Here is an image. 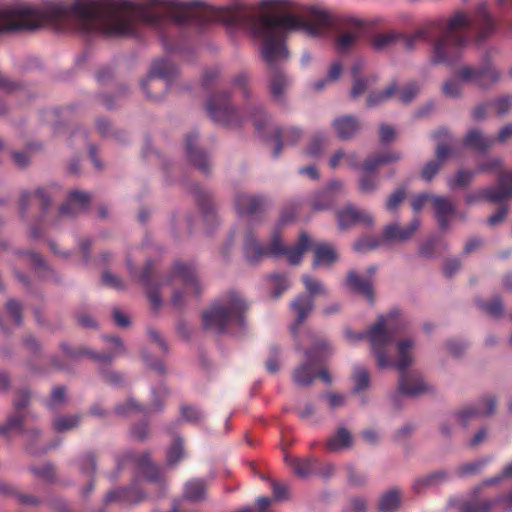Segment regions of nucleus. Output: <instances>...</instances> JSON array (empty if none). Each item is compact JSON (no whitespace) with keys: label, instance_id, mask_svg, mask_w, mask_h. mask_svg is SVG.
Returning a JSON list of instances; mask_svg holds the SVG:
<instances>
[{"label":"nucleus","instance_id":"f257e3e1","mask_svg":"<svg viewBox=\"0 0 512 512\" xmlns=\"http://www.w3.org/2000/svg\"><path fill=\"white\" fill-rule=\"evenodd\" d=\"M261 5L277 15L241 12L235 22L262 41L261 55L270 66L288 58L285 38L290 32L303 29L311 37L322 38L336 25L335 15L320 6L303 7L294 0H262Z\"/></svg>","mask_w":512,"mask_h":512},{"label":"nucleus","instance_id":"f03ea898","mask_svg":"<svg viewBox=\"0 0 512 512\" xmlns=\"http://www.w3.org/2000/svg\"><path fill=\"white\" fill-rule=\"evenodd\" d=\"M406 319L398 310H391L380 315L376 322L363 332L345 330L344 336L350 344H356L367 339L370 344V353L379 369H403L412 365L416 341L412 337H404L394 343L395 335L404 331Z\"/></svg>","mask_w":512,"mask_h":512},{"label":"nucleus","instance_id":"7ed1b4c3","mask_svg":"<svg viewBox=\"0 0 512 512\" xmlns=\"http://www.w3.org/2000/svg\"><path fill=\"white\" fill-rule=\"evenodd\" d=\"M440 35L433 41L430 62L433 65H453L462 57L463 49L469 44L470 36L464 31L473 29L475 42L482 43L493 35L496 26L487 2L477 4L474 17L463 11H457L440 26L434 25V30Z\"/></svg>","mask_w":512,"mask_h":512},{"label":"nucleus","instance_id":"20e7f679","mask_svg":"<svg viewBox=\"0 0 512 512\" xmlns=\"http://www.w3.org/2000/svg\"><path fill=\"white\" fill-rule=\"evenodd\" d=\"M152 274V263L148 262L143 268L139 280L145 287L150 304L155 310L162 305V298L159 295V288L162 286L172 287L171 304L175 308H180L185 304L188 294L198 296L202 291V284L197 278L196 268L192 263L174 262L171 273L159 283L152 281Z\"/></svg>","mask_w":512,"mask_h":512},{"label":"nucleus","instance_id":"39448f33","mask_svg":"<svg viewBox=\"0 0 512 512\" xmlns=\"http://www.w3.org/2000/svg\"><path fill=\"white\" fill-rule=\"evenodd\" d=\"M246 309L247 304L238 293H229L203 312V326L215 333L240 332L244 326Z\"/></svg>","mask_w":512,"mask_h":512},{"label":"nucleus","instance_id":"423d86ee","mask_svg":"<svg viewBox=\"0 0 512 512\" xmlns=\"http://www.w3.org/2000/svg\"><path fill=\"white\" fill-rule=\"evenodd\" d=\"M205 107L209 117L214 122L229 127L240 125L246 119H249L256 129L261 131L268 122V116L261 105L250 106L246 115H242L231 104L229 94L222 91L211 94L206 100Z\"/></svg>","mask_w":512,"mask_h":512},{"label":"nucleus","instance_id":"0eeeda50","mask_svg":"<svg viewBox=\"0 0 512 512\" xmlns=\"http://www.w3.org/2000/svg\"><path fill=\"white\" fill-rule=\"evenodd\" d=\"M333 353V347L326 339L314 341L311 349L305 352L306 362L299 364L292 373L297 386L308 387L312 384L316 372L315 365L321 363Z\"/></svg>","mask_w":512,"mask_h":512},{"label":"nucleus","instance_id":"6e6552de","mask_svg":"<svg viewBox=\"0 0 512 512\" xmlns=\"http://www.w3.org/2000/svg\"><path fill=\"white\" fill-rule=\"evenodd\" d=\"M302 282L309 295H299L291 302L290 307L296 316V323L290 329L292 334L296 333L297 325L301 324L308 317L314 306L313 298L316 296H327L328 292L324 284L317 278L310 275H303Z\"/></svg>","mask_w":512,"mask_h":512},{"label":"nucleus","instance_id":"1a4fd4ad","mask_svg":"<svg viewBox=\"0 0 512 512\" xmlns=\"http://www.w3.org/2000/svg\"><path fill=\"white\" fill-rule=\"evenodd\" d=\"M456 71L465 84L473 85L479 89H488L501 78V73L488 57L479 64L461 65Z\"/></svg>","mask_w":512,"mask_h":512},{"label":"nucleus","instance_id":"9d476101","mask_svg":"<svg viewBox=\"0 0 512 512\" xmlns=\"http://www.w3.org/2000/svg\"><path fill=\"white\" fill-rule=\"evenodd\" d=\"M286 248L277 233H274L267 246H262L250 229L244 232L243 253L250 265H257L264 257L283 256Z\"/></svg>","mask_w":512,"mask_h":512},{"label":"nucleus","instance_id":"9b49d317","mask_svg":"<svg viewBox=\"0 0 512 512\" xmlns=\"http://www.w3.org/2000/svg\"><path fill=\"white\" fill-rule=\"evenodd\" d=\"M105 340L113 345L112 352L110 353H95L84 346L71 348L67 342H61L60 349L63 355L68 359L77 360L82 357H88L98 363L109 364L115 357L124 353L125 347L121 339L118 337H105Z\"/></svg>","mask_w":512,"mask_h":512},{"label":"nucleus","instance_id":"f8f14e48","mask_svg":"<svg viewBox=\"0 0 512 512\" xmlns=\"http://www.w3.org/2000/svg\"><path fill=\"white\" fill-rule=\"evenodd\" d=\"M498 187H489L479 192L467 194L465 201L473 204L481 199L500 203L512 198V171L501 173L498 177Z\"/></svg>","mask_w":512,"mask_h":512},{"label":"nucleus","instance_id":"ddd939ff","mask_svg":"<svg viewBox=\"0 0 512 512\" xmlns=\"http://www.w3.org/2000/svg\"><path fill=\"white\" fill-rule=\"evenodd\" d=\"M125 457L135 464L138 471L149 483L156 486L158 495L163 496L167 487L163 470L151 463L149 455L147 453L137 454L135 452H128Z\"/></svg>","mask_w":512,"mask_h":512},{"label":"nucleus","instance_id":"4468645a","mask_svg":"<svg viewBox=\"0 0 512 512\" xmlns=\"http://www.w3.org/2000/svg\"><path fill=\"white\" fill-rule=\"evenodd\" d=\"M433 137L443 143H439L435 149V156L436 158L434 160L428 161L421 170V177L425 181H431L432 178L438 173L446 159L451 155L452 150L449 148L445 142H447L450 139V135L447 129L441 128L438 129L434 134Z\"/></svg>","mask_w":512,"mask_h":512},{"label":"nucleus","instance_id":"2eb2a0df","mask_svg":"<svg viewBox=\"0 0 512 512\" xmlns=\"http://www.w3.org/2000/svg\"><path fill=\"white\" fill-rule=\"evenodd\" d=\"M345 186L341 180L332 179L324 188L314 192L309 198V204L315 211L330 209L337 198L345 194Z\"/></svg>","mask_w":512,"mask_h":512},{"label":"nucleus","instance_id":"dca6fc26","mask_svg":"<svg viewBox=\"0 0 512 512\" xmlns=\"http://www.w3.org/2000/svg\"><path fill=\"white\" fill-rule=\"evenodd\" d=\"M409 366L410 365L401 370L396 368L400 372L398 383L399 393L409 397H418L432 392V386L426 383L418 372L406 371Z\"/></svg>","mask_w":512,"mask_h":512},{"label":"nucleus","instance_id":"f3484780","mask_svg":"<svg viewBox=\"0 0 512 512\" xmlns=\"http://www.w3.org/2000/svg\"><path fill=\"white\" fill-rule=\"evenodd\" d=\"M432 205L437 226L442 232L450 229L453 217L465 219V214L457 213L456 206L448 197L435 195L432 197Z\"/></svg>","mask_w":512,"mask_h":512},{"label":"nucleus","instance_id":"a211bd4d","mask_svg":"<svg viewBox=\"0 0 512 512\" xmlns=\"http://www.w3.org/2000/svg\"><path fill=\"white\" fill-rule=\"evenodd\" d=\"M268 199L259 194L238 192L234 197V207L238 215L253 217L268 205Z\"/></svg>","mask_w":512,"mask_h":512},{"label":"nucleus","instance_id":"6ab92c4d","mask_svg":"<svg viewBox=\"0 0 512 512\" xmlns=\"http://www.w3.org/2000/svg\"><path fill=\"white\" fill-rule=\"evenodd\" d=\"M335 214L338 227L341 230L348 229L358 223L365 226H372L374 224L373 216L368 211L357 209L351 204L337 210Z\"/></svg>","mask_w":512,"mask_h":512},{"label":"nucleus","instance_id":"aec40b11","mask_svg":"<svg viewBox=\"0 0 512 512\" xmlns=\"http://www.w3.org/2000/svg\"><path fill=\"white\" fill-rule=\"evenodd\" d=\"M153 399L151 406L149 408H145L141 406L137 401L133 398L127 399L125 402L118 404L115 408L116 414L120 416H130L137 413L149 414L151 412H158L162 409V400L161 397L167 395V389L165 387H161L159 393L157 394L153 391Z\"/></svg>","mask_w":512,"mask_h":512},{"label":"nucleus","instance_id":"412c9836","mask_svg":"<svg viewBox=\"0 0 512 512\" xmlns=\"http://www.w3.org/2000/svg\"><path fill=\"white\" fill-rule=\"evenodd\" d=\"M364 33V22L357 18H349L346 23V28L341 32L335 41V46L338 52L345 53L352 49L358 39Z\"/></svg>","mask_w":512,"mask_h":512},{"label":"nucleus","instance_id":"4be33fe9","mask_svg":"<svg viewBox=\"0 0 512 512\" xmlns=\"http://www.w3.org/2000/svg\"><path fill=\"white\" fill-rule=\"evenodd\" d=\"M147 495L133 482L127 488L110 490L105 498V503H120L123 505H135L145 500Z\"/></svg>","mask_w":512,"mask_h":512},{"label":"nucleus","instance_id":"5701e85b","mask_svg":"<svg viewBox=\"0 0 512 512\" xmlns=\"http://www.w3.org/2000/svg\"><path fill=\"white\" fill-rule=\"evenodd\" d=\"M420 219L413 218L407 226H401L398 222L387 224L383 228V241L386 243L408 241L420 227Z\"/></svg>","mask_w":512,"mask_h":512},{"label":"nucleus","instance_id":"b1692460","mask_svg":"<svg viewBox=\"0 0 512 512\" xmlns=\"http://www.w3.org/2000/svg\"><path fill=\"white\" fill-rule=\"evenodd\" d=\"M177 72L178 69L176 65L172 63L170 59H157L153 61L147 78L141 82V87L143 90H146L148 83H152L153 86H155L157 79L170 82L176 76Z\"/></svg>","mask_w":512,"mask_h":512},{"label":"nucleus","instance_id":"393cba45","mask_svg":"<svg viewBox=\"0 0 512 512\" xmlns=\"http://www.w3.org/2000/svg\"><path fill=\"white\" fill-rule=\"evenodd\" d=\"M30 400V393L27 390L18 392L15 400V412L8 417L6 424L0 425V434L6 436L10 431L21 430L24 421L23 409L27 406Z\"/></svg>","mask_w":512,"mask_h":512},{"label":"nucleus","instance_id":"a878e982","mask_svg":"<svg viewBox=\"0 0 512 512\" xmlns=\"http://www.w3.org/2000/svg\"><path fill=\"white\" fill-rule=\"evenodd\" d=\"M198 133L190 132L185 137V148L188 159L190 162L197 167L201 172L208 173L210 167L209 157L201 149L197 148Z\"/></svg>","mask_w":512,"mask_h":512},{"label":"nucleus","instance_id":"bb28decb","mask_svg":"<svg viewBox=\"0 0 512 512\" xmlns=\"http://www.w3.org/2000/svg\"><path fill=\"white\" fill-rule=\"evenodd\" d=\"M56 187H42L35 190V192L25 191L21 194L19 200V209L21 216H24V213L31 202V200L35 197L39 200L41 204V208L43 211H46L50 206L52 200L56 198L55 195Z\"/></svg>","mask_w":512,"mask_h":512},{"label":"nucleus","instance_id":"cd10ccee","mask_svg":"<svg viewBox=\"0 0 512 512\" xmlns=\"http://www.w3.org/2000/svg\"><path fill=\"white\" fill-rule=\"evenodd\" d=\"M90 199V195L86 192L78 190L71 191L67 202L59 208V213L62 216L74 217L86 210Z\"/></svg>","mask_w":512,"mask_h":512},{"label":"nucleus","instance_id":"c85d7f7f","mask_svg":"<svg viewBox=\"0 0 512 512\" xmlns=\"http://www.w3.org/2000/svg\"><path fill=\"white\" fill-rule=\"evenodd\" d=\"M331 126L337 137L344 141L352 139L361 128L359 120L352 115H342L335 118Z\"/></svg>","mask_w":512,"mask_h":512},{"label":"nucleus","instance_id":"c756f323","mask_svg":"<svg viewBox=\"0 0 512 512\" xmlns=\"http://www.w3.org/2000/svg\"><path fill=\"white\" fill-rule=\"evenodd\" d=\"M441 24L442 19H436L428 22L422 28L417 29L410 35L401 33L399 44H401L406 50H413L417 42L429 39L431 33L434 31V25L440 26Z\"/></svg>","mask_w":512,"mask_h":512},{"label":"nucleus","instance_id":"7c9ffc66","mask_svg":"<svg viewBox=\"0 0 512 512\" xmlns=\"http://www.w3.org/2000/svg\"><path fill=\"white\" fill-rule=\"evenodd\" d=\"M345 285L351 291L362 294L368 301H373V288L370 278L361 277L356 271L350 270L347 273Z\"/></svg>","mask_w":512,"mask_h":512},{"label":"nucleus","instance_id":"2f4dec72","mask_svg":"<svg viewBox=\"0 0 512 512\" xmlns=\"http://www.w3.org/2000/svg\"><path fill=\"white\" fill-rule=\"evenodd\" d=\"M450 479L448 472L437 470L416 478L413 482V490L422 493L427 489L437 487Z\"/></svg>","mask_w":512,"mask_h":512},{"label":"nucleus","instance_id":"473e14b6","mask_svg":"<svg viewBox=\"0 0 512 512\" xmlns=\"http://www.w3.org/2000/svg\"><path fill=\"white\" fill-rule=\"evenodd\" d=\"M328 165L331 169H336L341 165L357 170L360 168V158L356 151L338 149L330 156Z\"/></svg>","mask_w":512,"mask_h":512},{"label":"nucleus","instance_id":"72a5a7b5","mask_svg":"<svg viewBox=\"0 0 512 512\" xmlns=\"http://www.w3.org/2000/svg\"><path fill=\"white\" fill-rule=\"evenodd\" d=\"M463 143L467 147L486 152L493 147L495 139L494 137L485 136L478 129H471L466 133Z\"/></svg>","mask_w":512,"mask_h":512},{"label":"nucleus","instance_id":"f704fd0d","mask_svg":"<svg viewBox=\"0 0 512 512\" xmlns=\"http://www.w3.org/2000/svg\"><path fill=\"white\" fill-rule=\"evenodd\" d=\"M498 505V500L477 499L461 500L457 504L458 512H492Z\"/></svg>","mask_w":512,"mask_h":512},{"label":"nucleus","instance_id":"c9c22d12","mask_svg":"<svg viewBox=\"0 0 512 512\" xmlns=\"http://www.w3.org/2000/svg\"><path fill=\"white\" fill-rule=\"evenodd\" d=\"M337 261V253L335 249L327 243H319L314 248L313 267H330Z\"/></svg>","mask_w":512,"mask_h":512},{"label":"nucleus","instance_id":"e433bc0d","mask_svg":"<svg viewBox=\"0 0 512 512\" xmlns=\"http://www.w3.org/2000/svg\"><path fill=\"white\" fill-rule=\"evenodd\" d=\"M353 443L351 433L344 427H339L326 442V447L330 452H339L350 448Z\"/></svg>","mask_w":512,"mask_h":512},{"label":"nucleus","instance_id":"4c0bfd02","mask_svg":"<svg viewBox=\"0 0 512 512\" xmlns=\"http://www.w3.org/2000/svg\"><path fill=\"white\" fill-rule=\"evenodd\" d=\"M402 158V154L397 151L383 152L377 155L368 157L363 163V170L365 172H374L380 166L388 163L397 162Z\"/></svg>","mask_w":512,"mask_h":512},{"label":"nucleus","instance_id":"58836bf2","mask_svg":"<svg viewBox=\"0 0 512 512\" xmlns=\"http://www.w3.org/2000/svg\"><path fill=\"white\" fill-rule=\"evenodd\" d=\"M290 85L289 78L281 70H273L269 76V90L271 96L281 101L283 95Z\"/></svg>","mask_w":512,"mask_h":512},{"label":"nucleus","instance_id":"ea45409f","mask_svg":"<svg viewBox=\"0 0 512 512\" xmlns=\"http://www.w3.org/2000/svg\"><path fill=\"white\" fill-rule=\"evenodd\" d=\"M207 483L203 479L187 481L183 489V498L191 502H200L206 498Z\"/></svg>","mask_w":512,"mask_h":512},{"label":"nucleus","instance_id":"a19ab883","mask_svg":"<svg viewBox=\"0 0 512 512\" xmlns=\"http://www.w3.org/2000/svg\"><path fill=\"white\" fill-rule=\"evenodd\" d=\"M311 245L309 236L302 232L299 236L298 242L289 248H286L284 255L288 262L292 265H298L301 262L304 252H306Z\"/></svg>","mask_w":512,"mask_h":512},{"label":"nucleus","instance_id":"79ce46f5","mask_svg":"<svg viewBox=\"0 0 512 512\" xmlns=\"http://www.w3.org/2000/svg\"><path fill=\"white\" fill-rule=\"evenodd\" d=\"M286 464L300 478H307L314 472L315 460L310 458L285 457Z\"/></svg>","mask_w":512,"mask_h":512},{"label":"nucleus","instance_id":"37998d69","mask_svg":"<svg viewBox=\"0 0 512 512\" xmlns=\"http://www.w3.org/2000/svg\"><path fill=\"white\" fill-rule=\"evenodd\" d=\"M401 32L387 31L378 33L371 39V46L376 51L387 50L400 42Z\"/></svg>","mask_w":512,"mask_h":512},{"label":"nucleus","instance_id":"c03bdc74","mask_svg":"<svg viewBox=\"0 0 512 512\" xmlns=\"http://www.w3.org/2000/svg\"><path fill=\"white\" fill-rule=\"evenodd\" d=\"M351 379L353 381L352 393L359 394L370 388V373L362 365H354L352 368Z\"/></svg>","mask_w":512,"mask_h":512},{"label":"nucleus","instance_id":"a18cd8bd","mask_svg":"<svg viewBox=\"0 0 512 512\" xmlns=\"http://www.w3.org/2000/svg\"><path fill=\"white\" fill-rule=\"evenodd\" d=\"M400 490L393 488L385 492L378 503L379 512H395L400 506Z\"/></svg>","mask_w":512,"mask_h":512},{"label":"nucleus","instance_id":"49530a36","mask_svg":"<svg viewBox=\"0 0 512 512\" xmlns=\"http://www.w3.org/2000/svg\"><path fill=\"white\" fill-rule=\"evenodd\" d=\"M398 90V86L395 82L390 83L385 89L381 91L371 92L366 100L368 107H376L391 99Z\"/></svg>","mask_w":512,"mask_h":512},{"label":"nucleus","instance_id":"de8ad7c7","mask_svg":"<svg viewBox=\"0 0 512 512\" xmlns=\"http://www.w3.org/2000/svg\"><path fill=\"white\" fill-rule=\"evenodd\" d=\"M80 422L81 416L78 414L57 415L52 420V426L57 432L63 433L78 427Z\"/></svg>","mask_w":512,"mask_h":512},{"label":"nucleus","instance_id":"09e8293b","mask_svg":"<svg viewBox=\"0 0 512 512\" xmlns=\"http://www.w3.org/2000/svg\"><path fill=\"white\" fill-rule=\"evenodd\" d=\"M465 83L458 76L457 71L455 74L444 81L441 87L442 93L449 98H459L463 94V85Z\"/></svg>","mask_w":512,"mask_h":512},{"label":"nucleus","instance_id":"8fccbe9b","mask_svg":"<svg viewBox=\"0 0 512 512\" xmlns=\"http://www.w3.org/2000/svg\"><path fill=\"white\" fill-rule=\"evenodd\" d=\"M329 143V136L326 133H315L306 147V154L311 157L320 156Z\"/></svg>","mask_w":512,"mask_h":512},{"label":"nucleus","instance_id":"3c124183","mask_svg":"<svg viewBox=\"0 0 512 512\" xmlns=\"http://www.w3.org/2000/svg\"><path fill=\"white\" fill-rule=\"evenodd\" d=\"M16 254L31 264L40 277H46V273H48L49 267L40 254L31 251H17Z\"/></svg>","mask_w":512,"mask_h":512},{"label":"nucleus","instance_id":"603ef678","mask_svg":"<svg viewBox=\"0 0 512 512\" xmlns=\"http://www.w3.org/2000/svg\"><path fill=\"white\" fill-rule=\"evenodd\" d=\"M451 414L457 421V424L463 427H466L471 420L478 417H482L481 415H479V410L477 409L474 403L468 404Z\"/></svg>","mask_w":512,"mask_h":512},{"label":"nucleus","instance_id":"864d4df0","mask_svg":"<svg viewBox=\"0 0 512 512\" xmlns=\"http://www.w3.org/2000/svg\"><path fill=\"white\" fill-rule=\"evenodd\" d=\"M274 133L275 137L282 139V141L288 145H295L303 136L302 130L295 126L286 128L277 127Z\"/></svg>","mask_w":512,"mask_h":512},{"label":"nucleus","instance_id":"5fc2aeb1","mask_svg":"<svg viewBox=\"0 0 512 512\" xmlns=\"http://www.w3.org/2000/svg\"><path fill=\"white\" fill-rule=\"evenodd\" d=\"M384 243H386V241H383V235L381 237L369 235L364 236L355 242L353 248L358 253H366L379 248Z\"/></svg>","mask_w":512,"mask_h":512},{"label":"nucleus","instance_id":"6e6d98bb","mask_svg":"<svg viewBox=\"0 0 512 512\" xmlns=\"http://www.w3.org/2000/svg\"><path fill=\"white\" fill-rule=\"evenodd\" d=\"M185 457L183 440L179 436L173 438V442L167 451V465L174 466Z\"/></svg>","mask_w":512,"mask_h":512},{"label":"nucleus","instance_id":"4d7b16f0","mask_svg":"<svg viewBox=\"0 0 512 512\" xmlns=\"http://www.w3.org/2000/svg\"><path fill=\"white\" fill-rule=\"evenodd\" d=\"M379 183L380 179L378 176L371 174V172H366L358 179V190L362 194H372L378 189Z\"/></svg>","mask_w":512,"mask_h":512},{"label":"nucleus","instance_id":"13d9d810","mask_svg":"<svg viewBox=\"0 0 512 512\" xmlns=\"http://www.w3.org/2000/svg\"><path fill=\"white\" fill-rule=\"evenodd\" d=\"M477 305L483 312L494 318L501 317L504 312L502 302L498 297H494L489 301H477Z\"/></svg>","mask_w":512,"mask_h":512},{"label":"nucleus","instance_id":"bf43d9fd","mask_svg":"<svg viewBox=\"0 0 512 512\" xmlns=\"http://www.w3.org/2000/svg\"><path fill=\"white\" fill-rule=\"evenodd\" d=\"M476 172L470 170H459L454 177L447 179V185L451 189L465 188L474 178Z\"/></svg>","mask_w":512,"mask_h":512},{"label":"nucleus","instance_id":"052dcab7","mask_svg":"<svg viewBox=\"0 0 512 512\" xmlns=\"http://www.w3.org/2000/svg\"><path fill=\"white\" fill-rule=\"evenodd\" d=\"M421 91V85L417 82H409L398 89V99L403 104L412 102Z\"/></svg>","mask_w":512,"mask_h":512},{"label":"nucleus","instance_id":"680f3d73","mask_svg":"<svg viewBox=\"0 0 512 512\" xmlns=\"http://www.w3.org/2000/svg\"><path fill=\"white\" fill-rule=\"evenodd\" d=\"M270 281L272 286L271 295L273 298H278L280 295L289 288V280L284 274H272L270 275Z\"/></svg>","mask_w":512,"mask_h":512},{"label":"nucleus","instance_id":"e2e57ef3","mask_svg":"<svg viewBox=\"0 0 512 512\" xmlns=\"http://www.w3.org/2000/svg\"><path fill=\"white\" fill-rule=\"evenodd\" d=\"M0 494L4 496H13L18 499L21 504H35L36 500L31 496L19 494L16 489L9 483L0 480Z\"/></svg>","mask_w":512,"mask_h":512},{"label":"nucleus","instance_id":"0e129e2a","mask_svg":"<svg viewBox=\"0 0 512 512\" xmlns=\"http://www.w3.org/2000/svg\"><path fill=\"white\" fill-rule=\"evenodd\" d=\"M474 404L479 410V415L482 417L492 415L496 409V399L491 395L484 396L483 398L474 402Z\"/></svg>","mask_w":512,"mask_h":512},{"label":"nucleus","instance_id":"69168bd1","mask_svg":"<svg viewBox=\"0 0 512 512\" xmlns=\"http://www.w3.org/2000/svg\"><path fill=\"white\" fill-rule=\"evenodd\" d=\"M5 311L7 316L12 320L15 327H18L21 325L22 322V309L20 304L11 299L8 300L6 303Z\"/></svg>","mask_w":512,"mask_h":512},{"label":"nucleus","instance_id":"338daca9","mask_svg":"<svg viewBox=\"0 0 512 512\" xmlns=\"http://www.w3.org/2000/svg\"><path fill=\"white\" fill-rule=\"evenodd\" d=\"M203 221L206 225L208 233H211L214 227L218 224V217L214 207L211 204H202Z\"/></svg>","mask_w":512,"mask_h":512},{"label":"nucleus","instance_id":"774afa93","mask_svg":"<svg viewBox=\"0 0 512 512\" xmlns=\"http://www.w3.org/2000/svg\"><path fill=\"white\" fill-rule=\"evenodd\" d=\"M498 116L506 115L512 108V96L503 95L494 99L490 104Z\"/></svg>","mask_w":512,"mask_h":512}]
</instances>
